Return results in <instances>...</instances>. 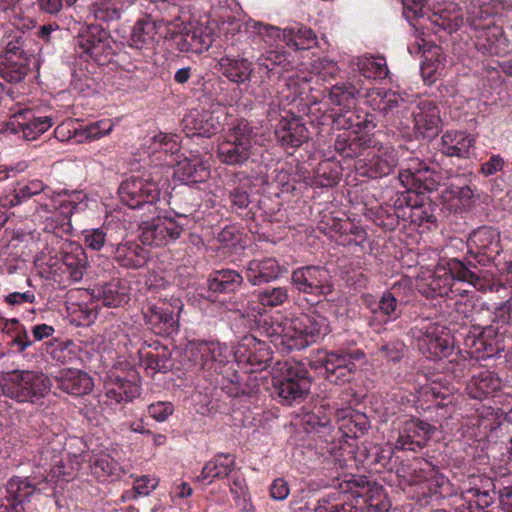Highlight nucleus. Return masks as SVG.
Instances as JSON below:
<instances>
[{
  "instance_id": "1",
  "label": "nucleus",
  "mask_w": 512,
  "mask_h": 512,
  "mask_svg": "<svg viewBox=\"0 0 512 512\" xmlns=\"http://www.w3.org/2000/svg\"><path fill=\"white\" fill-rule=\"evenodd\" d=\"M55 449L45 447L40 452V461L30 475L13 476L5 486L6 495L0 498V512H26L27 505L39 494H49L63 482L75 477V468L66 465Z\"/></svg>"
},
{
  "instance_id": "2",
  "label": "nucleus",
  "mask_w": 512,
  "mask_h": 512,
  "mask_svg": "<svg viewBox=\"0 0 512 512\" xmlns=\"http://www.w3.org/2000/svg\"><path fill=\"white\" fill-rule=\"evenodd\" d=\"M255 332L269 339L279 352L289 353L324 339L331 332V326L326 316L311 310L293 316L286 323L264 317L257 322Z\"/></svg>"
},
{
  "instance_id": "3",
  "label": "nucleus",
  "mask_w": 512,
  "mask_h": 512,
  "mask_svg": "<svg viewBox=\"0 0 512 512\" xmlns=\"http://www.w3.org/2000/svg\"><path fill=\"white\" fill-rule=\"evenodd\" d=\"M196 350L201 356V366L215 372L232 359L238 364L250 366L247 370L249 373L265 370L272 360L270 346L254 334L245 335L234 352L228 346L214 341L197 343Z\"/></svg>"
},
{
  "instance_id": "4",
  "label": "nucleus",
  "mask_w": 512,
  "mask_h": 512,
  "mask_svg": "<svg viewBox=\"0 0 512 512\" xmlns=\"http://www.w3.org/2000/svg\"><path fill=\"white\" fill-rule=\"evenodd\" d=\"M467 317H460L459 311L449 314L448 324L434 322L429 323L417 338L419 351L429 359H449L445 370L453 375L455 379L465 376L467 363L466 359H460V351L455 352L454 333L458 327L467 325Z\"/></svg>"
},
{
  "instance_id": "5",
  "label": "nucleus",
  "mask_w": 512,
  "mask_h": 512,
  "mask_svg": "<svg viewBox=\"0 0 512 512\" xmlns=\"http://www.w3.org/2000/svg\"><path fill=\"white\" fill-rule=\"evenodd\" d=\"M331 412L327 413L323 405L303 417V427L307 433L318 435L317 450L321 455V447L326 446V440L331 442L333 438L338 443H349L348 439H356L362 436L368 428L369 421L365 414L350 407H339L335 411L337 428L331 423Z\"/></svg>"
},
{
  "instance_id": "6",
  "label": "nucleus",
  "mask_w": 512,
  "mask_h": 512,
  "mask_svg": "<svg viewBox=\"0 0 512 512\" xmlns=\"http://www.w3.org/2000/svg\"><path fill=\"white\" fill-rule=\"evenodd\" d=\"M492 323L472 325L465 337V347L470 357L484 360L504 350L503 333L494 324L512 325V299L507 300L493 312Z\"/></svg>"
},
{
  "instance_id": "7",
  "label": "nucleus",
  "mask_w": 512,
  "mask_h": 512,
  "mask_svg": "<svg viewBox=\"0 0 512 512\" xmlns=\"http://www.w3.org/2000/svg\"><path fill=\"white\" fill-rule=\"evenodd\" d=\"M321 456L339 468L348 467L351 462L359 461L369 469L380 471L386 468L390 462L391 451L384 450L379 445L363 444L355 452L352 443H342L341 441L336 443L333 438L331 442L326 440V446L321 447Z\"/></svg>"
},
{
  "instance_id": "8",
  "label": "nucleus",
  "mask_w": 512,
  "mask_h": 512,
  "mask_svg": "<svg viewBox=\"0 0 512 512\" xmlns=\"http://www.w3.org/2000/svg\"><path fill=\"white\" fill-rule=\"evenodd\" d=\"M408 493L421 505L438 502L451 493L450 481L430 462L417 461L405 479Z\"/></svg>"
},
{
  "instance_id": "9",
  "label": "nucleus",
  "mask_w": 512,
  "mask_h": 512,
  "mask_svg": "<svg viewBox=\"0 0 512 512\" xmlns=\"http://www.w3.org/2000/svg\"><path fill=\"white\" fill-rule=\"evenodd\" d=\"M440 179V174L425 162L419 159L412 160L398 175L399 182L405 188L401 193L402 201L415 214V211L422 209L424 195L438 189Z\"/></svg>"
},
{
  "instance_id": "10",
  "label": "nucleus",
  "mask_w": 512,
  "mask_h": 512,
  "mask_svg": "<svg viewBox=\"0 0 512 512\" xmlns=\"http://www.w3.org/2000/svg\"><path fill=\"white\" fill-rule=\"evenodd\" d=\"M51 386L49 378L42 372L13 370L6 373L1 385L2 392L19 403H36Z\"/></svg>"
},
{
  "instance_id": "11",
  "label": "nucleus",
  "mask_w": 512,
  "mask_h": 512,
  "mask_svg": "<svg viewBox=\"0 0 512 512\" xmlns=\"http://www.w3.org/2000/svg\"><path fill=\"white\" fill-rule=\"evenodd\" d=\"M280 374L273 378L275 392L286 405L302 401L310 390V376L305 364L299 361L278 362Z\"/></svg>"
},
{
  "instance_id": "12",
  "label": "nucleus",
  "mask_w": 512,
  "mask_h": 512,
  "mask_svg": "<svg viewBox=\"0 0 512 512\" xmlns=\"http://www.w3.org/2000/svg\"><path fill=\"white\" fill-rule=\"evenodd\" d=\"M253 128L245 119L237 120L218 143L217 152L221 163L241 166L251 155Z\"/></svg>"
},
{
  "instance_id": "13",
  "label": "nucleus",
  "mask_w": 512,
  "mask_h": 512,
  "mask_svg": "<svg viewBox=\"0 0 512 512\" xmlns=\"http://www.w3.org/2000/svg\"><path fill=\"white\" fill-rule=\"evenodd\" d=\"M337 483L339 488L351 491L355 502L362 499L369 512H387L390 508L384 488L364 475L344 474Z\"/></svg>"
},
{
  "instance_id": "14",
  "label": "nucleus",
  "mask_w": 512,
  "mask_h": 512,
  "mask_svg": "<svg viewBox=\"0 0 512 512\" xmlns=\"http://www.w3.org/2000/svg\"><path fill=\"white\" fill-rule=\"evenodd\" d=\"M497 484L486 475H471L464 484L456 512H491L486 510L496 498Z\"/></svg>"
},
{
  "instance_id": "15",
  "label": "nucleus",
  "mask_w": 512,
  "mask_h": 512,
  "mask_svg": "<svg viewBox=\"0 0 512 512\" xmlns=\"http://www.w3.org/2000/svg\"><path fill=\"white\" fill-rule=\"evenodd\" d=\"M365 353L360 349H338L325 352L318 360L324 368V375L330 383L341 385L349 382L356 371V361L363 359Z\"/></svg>"
},
{
  "instance_id": "16",
  "label": "nucleus",
  "mask_w": 512,
  "mask_h": 512,
  "mask_svg": "<svg viewBox=\"0 0 512 512\" xmlns=\"http://www.w3.org/2000/svg\"><path fill=\"white\" fill-rule=\"evenodd\" d=\"M394 424L398 430L395 448L402 451H421L427 446L435 431L431 424L414 416H401Z\"/></svg>"
},
{
  "instance_id": "17",
  "label": "nucleus",
  "mask_w": 512,
  "mask_h": 512,
  "mask_svg": "<svg viewBox=\"0 0 512 512\" xmlns=\"http://www.w3.org/2000/svg\"><path fill=\"white\" fill-rule=\"evenodd\" d=\"M118 193L123 204L135 209L156 202L160 196V189L158 184L149 178L131 176L121 183Z\"/></svg>"
},
{
  "instance_id": "18",
  "label": "nucleus",
  "mask_w": 512,
  "mask_h": 512,
  "mask_svg": "<svg viewBox=\"0 0 512 512\" xmlns=\"http://www.w3.org/2000/svg\"><path fill=\"white\" fill-rule=\"evenodd\" d=\"M145 323L156 334L170 336L178 331V321L171 306L161 299H149L142 306Z\"/></svg>"
},
{
  "instance_id": "19",
  "label": "nucleus",
  "mask_w": 512,
  "mask_h": 512,
  "mask_svg": "<svg viewBox=\"0 0 512 512\" xmlns=\"http://www.w3.org/2000/svg\"><path fill=\"white\" fill-rule=\"evenodd\" d=\"M398 164V155L391 146L380 147L376 152H369L356 162L357 172L372 179L391 174Z\"/></svg>"
},
{
  "instance_id": "20",
  "label": "nucleus",
  "mask_w": 512,
  "mask_h": 512,
  "mask_svg": "<svg viewBox=\"0 0 512 512\" xmlns=\"http://www.w3.org/2000/svg\"><path fill=\"white\" fill-rule=\"evenodd\" d=\"M330 104L338 107L335 112L346 108H353L361 97L371 96L370 87L365 86V81L352 74L346 81L338 82L326 89Z\"/></svg>"
},
{
  "instance_id": "21",
  "label": "nucleus",
  "mask_w": 512,
  "mask_h": 512,
  "mask_svg": "<svg viewBox=\"0 0 512 512\" xmlns=\"http://www.w3.org/2000/svg\"><path fill=\"white\" fill-rule=\"evenodd\" d=\"M292 282L303 293L313 295H328L333 286L330 282L329 271L321 266H304L292 273Z\"/></svg>"
},
{
  "instance_id": "22",
  "label": "nucleus",
  "mask_w": 512,
  "mask_h": 512,
  "mask_svg": "<svg viewBox=\"0 0 512 512\" xmlns=\"http://www.w3.org/2000/svg\"><path fill=\"white\" fill-rule=\"evenodd\" d=\"M111 50L108 31L99 25H90L75 40V51L86 60L101 62Z\"/></svg>"
},
{
  "instance_id": "23",
  "label": "nucleus",
  "mask_w": 512,
  "mask_h": 512,
  "mask_svg": "<svg viewBox=\"0 0 512 512\" xmlns=\"http://www.w3.org/2000/svg\"><path fill=\"white\" fill-rule=\"evenodd\" d=\"M505 388L502 379L495 371L483 369L472 375L465 391L470 398L482 401L498 397L500 394L509 395L510 393L503 391Z\"/></svg>"
},
{
  "instance_id": "24",
  "label": "nucleus",
  "mask_w": 512,
  "mask_h": 512,
  "mask_svg": "<svg viewBox=\"0 0 512 512\" xmlns=\"http://www.w3.org/2000/svg\"><path fill=\"white\" fill-rule=\"evenodd\" d=\"M414 130L417 138L433 139L441 128L440 110L431 100H421L412 112Z\"/></svg>"
},
{
  "instance_id": "25",
  "label": "nucleus",
  "mask_w": 512,
  "mask_h": 512,
  "mask_svg": "<svg viewBox=\"0 0 512 512\" xmlns=\"http://www.w3.org/2000/svg\"><path fill=\"white\" fill-rule=\"evenodd\" d=\"M106 396L116 403L129 402L140 396L139 377L135 370L122 376L119 373L112 372L108 376L105 384Z\"/></svg>"
},
{
  "instance_id": "26",
  "label": "nucleus",
  "mask_w": 512,
  "mask_h": 512,
  "mask_svg": "<svg viewBox=\"0 0 512 512\" xmlns=\"http://www.w3.org/2000/svg\"><path fill=\"white\" fill-rule=\"evenodd\" d=\"M0 57L19 59L37 56V44L31 35L21 29H11L3 35Z\"/></svg>"
},
{
  "instance_id": "27",
  "label": "nucleus",
  "mask_w": 512,
  "mask_h": 512,
  "mask_svg": "<svg viewBox=\"0 0 512 512\" xmlns=\"http://www.w3.org/2000/svg\"><path fill=\"white\" fill-rule=\"evenodd\" d=\"M87 200V195L83 191L62 189L45 206L48 209H54L55 213L62 217L60 224H71L70 217L74 213L87 209Z\"/></svg>"
},
{
  "instance_id": "28",
  "label": "nucleus",
  "mask_w": 512,
  "mask_h": 512,
  "mask_svg": "<svg viewBox=\"0 0 512 512\" xmlns=\"http://www.w3.org/2000/svg\"><path fill=\"white\" fill-rule=\"evenodd\" d=\"M138 355L140 364L152 374L166 373L174 366L171 351L158 340L145 341L139 349Z\"/></svg>"
},
{
  "instance_id": "29",
  "label": "nucleus",
  "mask_w": 512,
  "mask_h": 512,
  "mask_svg": "<svg viewBox=\"0 0 512 512\" xmlns=\"http://www.w3.org/2000/svg\"><path fill=\"white\" fill-rule=\"evenodd\" d=\"M277 141L284 148H298L309 139L305 124L294 114L286 113L275 126Z\"/></svg>"
},
{
  "instance_id": "30",
  "label": "nucleus",
  "mask_w": 512,
  "mask_h": 512,
  "mask_svg": "<svg viewBox=\"0 0 512 512\" xmlns=\"http://www.w3.org/2000/svg\"><path fill=\"white\" fill-rule=\"evenodd\" d=\"M243 280L237 271L230 269H222L212 272L204 283L198 282L195 289L197 295L203 298L211 299L212 293L216 292H233Z\"/></svg>"
},
{
  "instance_id": "31",
  "label": "nucleus",
  "mask_w": 512,
  "mask_h": 512,
  "mask_svg": "<svg viewBox=\"0 0 512 512\" xmlns=\"http://www.w3.org/2000/svg\"><path fill=\"white\" fill-rule=\"evenodd\" d=\"M477 31L475 47L479 52L499 57L507 54L510 40L506 37L501 26L488 25V27Z\"/></svg>"
},
{
  "instance_id": "32",
  "label": "nucleus",
  "mask_w": 512,
  "mask_h": 512,
  "mask_svg": "<svg viewBox=\"0 0 512 512\" xmlns=\"http://www.w3.org/2000/svg\"><path fill=\"white\" fill-rule=\"evenodd\" d=\"M333 122L337 128L343 129L345 132L359 134H367L376 127L374 115L357 109L355 106L335 112Z\"/></svg>"
},
{
  "instance_id": "33",
  "label": "nucleus",
  "mask_w": 512,
  "mask_h": 512,
  "mask_svg": "<svg viewBox=\"0 0 512 512\" xmlns=\"http://www.w3.org/2000/svg\"><path fill=\"white\" fill-rule=\"evenodd\" d=\"M53 379L57 388L73 396L89 394L94 387L89 374L79 369L61 370Z\"/></svg>"
},
{
  "instance_id": "34",
  "label": "nucleus",
  "mask_w": 512,
  "mask_h": 512,
  "mask_svg": "<svg viewBox=\"0 0 512 512\" xmlns=\"http://www.w3.org/2000/svg\"><path fill=\"white\" fill-rule=\"evenodd\" d=\"M287 272L274 257L255 258L244 270L246 279L253 285H261L277 279Z\"/></svg>"
},
{
  "instance_id": "35",
  "label": "nucleus",
  "mask_w": 512,
  "mask_h": 512,
  "mask_svg": "<svg viewBox=\"0 0 512 512\" xmlns=\"http://www.w3.org/2000/svg\"><path fill=\"white\" fill-rule=\"evenodd\" d=\"M338 477L333 481L334 491L317 500L314 512H359L358 501L355 502L351 491L338 487Z\"/></svg>"
},
{
  "instance_id": "36",
  "label": "nucleus",
  "mask_w": 512,
  "mask_h": 512,
  "mask_svg": "<svg viewBox=\"0 0 512 512\" xmlns=\"http://www.w3.org/2000/svg\"><path fill=\"white\" fill-rule=\"evenodd\" d=\"M352 74L365 81V86L370 80H383L389 74L386 59L380 56H359L350 62Z\"/></svg>"
},
{
  "instance_id": "37",
  "label": "nucleus",
  "mask_w": 512,
  "mask_h": 512,
  "mask_svg": "<svg viewBox=\"0 0 512 512\" xmlns=\"http://www.w3.org/2000/svg\"><path fill=\"white\" fill-rule=\"evenodd\" d=\"M501 8V3L496 0H473L467 8V22L476 31L496 25L494 17Z\"/></svg>"
},
{
  "instance_id": "38",
  "label": "nucleus",
  "mask_w": 512,
  "mask_h": 512,
  "mask_svg": "<svg viewBox=\"0 0 512 512\" xmlns=\"http://www.w3.org/2000/svg\"><path fill=\"white\" fill-rule=\"evenodd\" d=\"M13 123L23 132L28 140L36 139L52 126L49 116H36L31 109H19L13 115Z\"/></svg>"
},
{
  "instance_id": "39",
  "label": "nucleus",
  "mask_w": 512,
  "mask_h": 512,
  "mask_svg": "<svg viewBox=\"0 0 512 512\" xmlns=\"http://www.w3.org/2000/svg\"><path fill=\"white\" fill-rule=\"evenodd\" d=\"M89 463L92 476L102 483L114 482L125 474L122 466L108 453L93 454Z\"/></svg>"
},
{
  "instance_id": "40",
  "label": "nucleus",
  "mask_w": 512,
  "mask_h": 512,
  "mask_svg": "<svg viewBox=\"0 0 512 512\" xmlns=\"http://www.w3.org/2000/svg\"><path fill=\"white\" fill-rule=\"evenodd\" d=\"M159 24L151 17L138 19L132 27L128 45L137 50H152L156 45Z\"/></svg>"
},
{
  "instance_id": "41",
  "label": "nucleus",
  "mask_w": 512,
  "mask_h": 512,
  "mask_svg": "<svg viewBox=\"0 0 512 512\" xmlns=\"http://www.w3.org/2000/svg\"><path fill=\"white\" fill-rule=\"evenodd\" d=\"M38 65L37 56L19 59L0 57V77L8 83L17 84Z\"/></svg>"
},
{
  "instance_id": "42",
  "label": "nucleus",
  "mask_w": 512,
  "mask_h": 512,
  "mask_svg": "<svg viewBox=\"0 0 512 512\" xmlns=\"http://www.w3.org/2000/svg\"><path fill=\"white\" fill-rule=\"evenodd\" d=\"M474 143L473 135L464 131L448 130L441 137L440 151L448 157L467 158Z\"/></svg>"
},
{
  "instance_id": "43",
  "label": "nucleus",
  "mask_w": 512,
  "mask_h": 512,
  "mask_svg": "<svg viewBox=\"0 0 512 512\" xmlns=\"http://www.w3.org/2000/svg\"><path fill=\"white\" fill-rule=\"evenodd\" d=\"M468 241L487 257H495L500 252V233L493 226H478Z\"/></svg>"
},
{
  "instance_id": "44",
  "label": "nucleus",
  "mask_w": 512,
  "mask_h": 512,
  "mask_svg": "<svg viewBox=\"0 0 512 512\" xmlns=\"http://www.w3.org/2000/svg\"><path fill=\"white\" fill-rule=\"evenodd\" d=\"M371 139L367 134L343 132L335 140L334 148L345 158L358 157L361 152L371 146Z\"/></svg>"
},
{
  "instance_id": "45",
  "label": "nucleus",
  "mask_w": 512,
  "mask_h": 512,
  "mask_svg": "<svg viewBox=\"0 0 512 512\" xmlns=\"http://www.w3.org/2000/svg\"><path fill=\"white\" fill-rule=\"evenodd\" d=\"M219 71L231 82L243 84L250 80L252 63L245 58L224 56L218 61Z\"/></svg>"
},
{
  "instance_id": "46",
  "label": "nucleus",
  "mask_w": 512,
  "mask_h": 512,
  "mask_svg": "<svg viewBox=\"0 0 512 512\" xmlns=\"http://www.w3.org/2000/svg\"><path fill=\"white\" fill-rule=\"evenodd\" d=\"M284 44L295 51L309 50L317 45V35L311 28L296 23L284 29Z\"/></svg>"
},
{
  "instance_id": "47",
  "label": "nucleus",
  "mask_w": 512,
  "mask_h": 512,
  "mask_svg": "<svg viewBox=\"0 0 512 512\" xmlns=\"http://www.w3.org/2000/svg\"><path fill=\"white\" fill-rule=\"evenodd\" d=\"M182 226H139V239L143 245L163 246L169 240H176L180 237Z\"/></svg>"
},
{
  "instance_id": "48",
  "label": "nucleus",
  "mask_w": 512,
  "mask_h": 512,
  "mask_svg": "<svg viewBox=\"0 0 512 512\" xmlns=\"http://www.w3.org/2000/svg\"><path fill=\"white\" fill-rule=\"evenodd\" d=\"M235 467V458L231 454H218L208 461L198 476V481L207 480L211 483L215 478H224L230 476Z\"/></svg>"
},
{
  "instance_id": "49",
  "label": "nucleus",
  "mask_w": 512,
  "mask_h": 512,
  "mask_svg": "<svg viewBox=\"0 0 512 512\" xmlns=\"http://www.w3.org/2000/svg\"><path fill=\"white\" fill-rule=\"evenodd\" d=\"M93 295L107 307H119L129 300L126 288L120 284L119 280L96 286L93 288Z\"/></svg>"
},
{
  "instance_id": "50",
  "label": "nucleus",
  "mask_w": 512,
  "mask_h": 512,
  "mask_svg": "<svg viewBox=\"0 0 512 512\" xmlns=\"http://www.w3.org/2000/svg\"><path fill=\"white\" fill-rule=\"evenodd\" d=\"M370 94L374 102V109L379 110L387 119L393 117L405 106L404 99L392 90L373 89Z\"/></svg>"
},
{
  "instance_id": "51",
  "label": "nucleus",
  "mask_w": 512,
  "mask_h": 512,
  "mask_svg": "<svg viewBox=\"0 0 512 512\" xmlns=\"http://www.w3.org/2000/svg\"><path fill=\"white\" fill-rule=\"evenodd\" d=\"M245 31L253 36V41H263L269 46L274 44L278 45L281 42L284 43V29H280L277 26L264 24L255 20H248L244 24Z\"/></svg>"
},
{
  "instance_id": "52",
  "label": "nucleus",
  "mask_w": 512,
  "mask_h": 512,
  "mask_svg": "<svg viewBox=\"0 0 512 512\" xmlns=\"http://www.w3.org/2000/svg\"><path fill=\"white\" fill-rule=\"evenodd\" d=\"M132 4L133 0H100L91 5L90 11L96 20L109 23L120 19Z\"/></svg>"
},
{
  "instance_id": "53",
  "label": "nucleus",
  "mask_w": 512,
  "mask_h": 512,
  "mask_svg": "<svg viewBox=\"0 0 512 512\" xmlns=\"http://www.w3.org/2000/svg\"><path fill=\"white\" fill-rule=\"evenodd\" d=\"M321 231L330 234L337 244L343 246L361 245L367 237L364 226H324Z\"/></svg>"
},
{
  "instance_id": "54",
  "label": "nucleus",
  "mask_w": 512,
  "mask_h": 512,
  "mask_svg": "<svg viewBox=\"0 0 512 512\" xmlns=\"http://www.w3.org/2000/svg\"><path fill=\"white\" fill-rule=\"evenodd\" d=\"M221 128V123L218 117H214L210 113L201 115L200 119H194V140L197 138L203 142V154L204 156L211 157L210 151L213 149V144L204 141L203 138H210L216 134ZM195 144V141H194ZM197 145L200 143L196 142Z\"/></svg>"
},
{
  "instance_id": "55",
  "label": "nucleus",
  "mask_w": 512,
  "mask_h": 512,
  "mask_svg": "<svg viewBox=\"0 0 512 512\" xmlns=\"http://www.w3.org/2000/svg\"><path fill=\"white\" fill-rule=\"evenodd\" d=\"M339 181V172L332 168L330 163H322L319 165L313 176L303 178L305 188H329L335 186Z\"/></svg>"
},
{
  "instance_id": "56",
  "label": "nucleus",
  "mask_w": 512,
  "mask_h": 512,
  "mask_svg": "<svg viewBox=\"0 0 512 512\" xmlns=\"http://www.w3.org/2000/svg\"><path fill=\"white\" fill-rule=\"evenodd\" d=\"M368 306L374 314L380 313L384 316L386 321H395L402 314V305L392 291H385L378 303H375V308L371 304Z\"/></svg>"
},
{
  "instance_id": "57",
  "label": "nucleus",
  "mask_w": 512,
  "mask_h": 512,
  "mask_svg": "<svg viewBox=\"0 0 512 512\" xmlns=\"http://www.w3.org/2000/svg\"><path fill=\"white\" fill-rule=\"evenodd\" d=\"M113 127L112 120L105 118L75 129L74 136L79 137V141H92L108 135Z\"/></svg>"
},
{
  "instance_id": "58",
  "label": "nucleus",
  "mask_w": 512,
  "mask_h": 512,
  "mask_svg": "<svg viewBox=\"0 0 512 512\" xmlns=\"http://www.w3.org/2000/svg\"><path fill=\"white\" fill-rule=\"evenodd\" d=\"M450 281L453 279L468 282L473 287L478 288L481 283L480 277L468 268L462 261L452 258L447 261V267L444 268Z\"/></svg>"
},
{
  "instance_id": "59",
  "label": "nucleus",
  "mask_w": 512,
  "mask_h": 512,
  "mask_svg": "<svg viewBox=\"0 0 512 512\" xmlns=\"http://www.w3.org/2000/svg\"><path fill=\"white\" fill-rule=\"evenodd\" d=\"M470 424L482 429L484 433L497 428V412L491 406L479 405L471 415Z\"/></svg>"
},
{
  "instance_id": "60",
  "label": "nucleus",
  "mask_w": 512,
  "mask_h": 512,
  "mask_svg": "<svg viewBox=\"0 0 512 512\" xmlns=\"http://www.w3.org/2000/svg\"><path fill=\"white\" fill-rule=\"evenodd\" d=\"M159 485V479L150 476L143 475L137 477L134 481L133 487L125 491L122 495L123 501L136 500L140 496H148L154 491Z\"/></svg>"
},
{
  "instance_id": "61",
  "label": "nucleus",
  "mask_w": 512,
  "mask_h": 512,
  "mask_svg": "<svg viewBox=\"0 0 512 512\" xmlns=\"http://www.w3.org/2000/svg\"><path fill=\"white\" fill-rule=\"evenodd\" d=\"M258 65L266 68L268 71L273 70L275 66L287 67L292 63L291 55L280 44L275 49H271L258 58Z\"/></svg>"
},
{
  "instance_id": "62",
  "label": "nucleus",
  "mask_w": 512,
  "mask_h": 512,
  "mask_svg": "<svg viewBox=\"0 0 512 512\" xmlns=\"http://www.w3.org/2000/svg\"><path fill=\"white\" fill-rule=\"evenodd\" d=\"M44 193L46 196L52 193V189L45 185L41 180L34 179L27 184L20 185L15 189V194L11 200L12 205H18L23 201L28 200L32 196Z\"/></svg>"
},
{
  "instance_id": "63",
  "label": "nucleus",
  "mask_w": 512,
  "mask_h": 512,
  "mask_svg": "<svg viewBox=\"0 0 512 512\" xmlns=\"http://www.w3.org/2000/svg\"><path fill=\"white\" fill-rule=\"evenodd\" d=\"M290 169H276L274 170V177L272 185H275L279 189V193L295 194L298 189L302 188L303 180L297 179L296 175L292 176Z\"/></svg>"
},
{
  "instance_id": "64",
  "label": "nucleus",
  "mask_w": 512,
  "mask_h": 512,
  "mask_svg": "<svg viewBox=\"0 0 512 512\" xmlns=\"http://www.w3.org/2000/svg\"><path fill=\"white\" fill-rule=\"evenodd\" d=\"M286 287H267L256 293L257 301L264 307L274 308L288 300Z\"/></svg>"
}]
</instances>
